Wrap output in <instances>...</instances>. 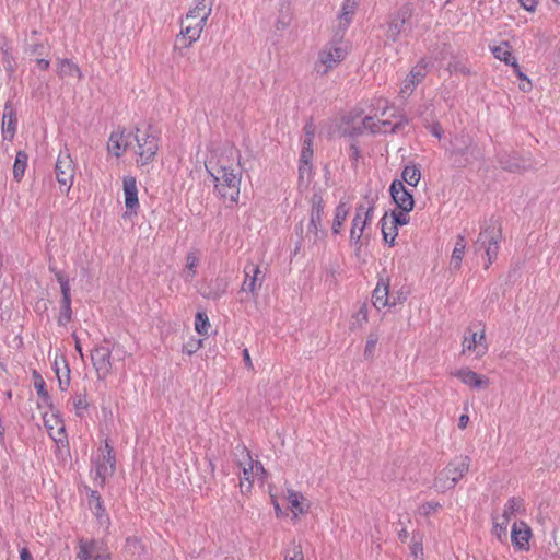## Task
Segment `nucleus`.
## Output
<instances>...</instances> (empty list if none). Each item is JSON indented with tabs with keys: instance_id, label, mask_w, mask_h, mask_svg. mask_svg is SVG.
Returning <instances> with one entry per match:
<instances>
[{
	"instance_id": "obj_15",
	"label": "nucleus",
	"mask_w": 560,
	"mask_h": 560,
	"mask_svg": "<svg viewBox=\"0 0 560 560\" xmlns=\"http://www.w3.org/2000/svg\"><path fill=\"white\" fill-rule=\"evenodd\" d=\"M244 271L245 280L243 282L242 290L252 293V295L256 298L264 283L265 276L259 267L254 264L247 265Z\"/></svg>"
},
{
	"instance_id": "obj_1",
	"label": "nucleus",
	"mask_w": 560,
	"mask_h": 560,
	"mask_svg": "<svg viewBox=\"0 0 560 560\" xmlns=\"http://www.w3.org/2000/svg\"><path fill=\"white\" fill-rule=\"evenodd\" d=\"M238 158V152L229 148L211 152L205 162L208 173L215 182L218 194L231 202H236L240 196L242 168Z\"/></svg>"
},
{
	"instance_id": "obj_2",
	"label": "nucleus",
	"mask_w": 560,
	"mask_h": 560,
	"mask_svg": "<svg viewBox=\"0 0 560 560\" xmlns=\"http://www.w3.org/2000/svg\"><path fill=\"white\" fill-rule=\"evenodd\" d=\"M469 467V456L459 455L455 457L435 477L434 488L440 492L453 489L456 483L468 472Z\"/></svg>"
},
{
	"instance_id": "obj_53",
	"label": "nucleus",
	"mask_w": 560,
	"mask_h": 560,
	"mask_svg": "<svg viewBox=\"0 0 560 560\" xmlns=\"http://www.w3.org/2000/svg\"><path fill=\"white\" fill-rule=\"evenodd\" d=\"M378 338L376 335H370L365 345L364 355L366 358L372 357L376 347Z\"/></svg>"
},
{
	"instance_id": "obj_37",
	"label": "nucleus",
	"mask_w": 560,
	"mask_h": 560,
	"mask_svg": "<svg viewBox=\"0 0 560 560\" xmlns=\"http://www.w3.org/2000/svg\"><path fill=\"white\" fill-rule=\"evenodd\" d=\"M492 534L499 539L503 540L508 536L509 523L500 520L499 514H492Z\"/></svg>"
},
{
	"instance_id": "obj_40",
	"label": "nucleus",
	"mask_w": 560,
	"mask_h": 560,
	"mask_svg": "<svg viewBox=\"0 0 560 560\" xmlns=\"http://www.w3.org/2000/svg\"><path fill=\"white\" fill-rule=\"evenodd\" d=\"M358 5V0H346L342 5L340 20L345 24H349L351 16L353 15Z\"/></svg>"
},
{
	"instance_id": "obj_50",
	"label": "nucleus",
	"mask_w": 560,
	"mask_h": 560,
	"mask_svg": "<svg viewBox=\"0 0 560 560\" xmlns=\"http://www.w3.org/2000/svg\"><path fill=\"white\" fill-rule=\"evenodd\" d=\"M381 228H382V234H383L384 241L390 244L393 230H390V224L388 221L387 213L384 214V217L381 220Z\"/></svg>"
},
{
	"instance_id": "obj_64",
	"label": "nucleus",
	"mask_w": 560,
	"mask_h": 560,
	"mask_svg": "<svg viewBox=\"0 0 560 560\" xmlns=\"http://www.w3.org/2000/svg\"><path fill=\"white\" fill-rule=\"evenodd\" d=\"M21 560H33V557L31 552L27 550V548H23L20 552Z\"/></svg>"
},
{
	"instance_id": "obj_33",
	"label": "nucleus",
	"mask_w": 560,
	"mask_h": 560,
	"mask_svg": "<svg viewBox=\"0 0 560 560\" xmlns=\"http://www.w3.org/2000/svg\"><path fill=\"white\" fill-rule=\"evenodd\" d=\"M409 212H405L400 209V211H393L390 217H388V221L390 224V230H393L390 245L394 244L395 237L398 234L397 226L406 225L409 222Z\"/></svg>"
},
{
	"instance_id": "obj_13",
	"label": "nucleus",
	"mask_w": 560,
	"mask_h": 560,
	"mask_svg": "<svg viewBox=\"0 0 560 560\" xmlns=\"http://www.w3.org/2000/svg\"><path fill=\"white\" fill-rule=\"evenodd\" d=\"M206 24V20H201L199 18H196V15L187 13L185 19L182 21L180 35L184 38H187L188 45H190L191 43L199 39Z\"/></svg>"
},
{
	"instance_id": "obj_63",
	"label": "nucleus",
	"mask_w": 560,
	"mask_h": 560,
	"mask_svg": "<svg viewBox=\"0 0 560 560\" xmlns=\"http://www.w3.org/2000/svg\"><path fill=\"white\" fill-rule=\"evenodd\" d=\"M243 358H244V363H245V366L249 370L253 369V362H252V359H250V355H249V352L247 349H244L243 350Z\"/></svg>"
},
{
	"instance_id": "obj_60",
	"label": "nucleus",
	"mask_w": 560,
	"mask_h": 560,
	"mask_svg": "<svg viewBox=\"0 0 560 560\" xmlns=\"http://www.w3.org/2000/svg\"><path fill=\"white\" fill-rule=\"evenodd\" d=\"M291 19L288 15L280 16L276 22V28L283 31L290 25Z\"/></svg>"
},
{
	"instance_id": "obj_31",
	"label": "nucleus",
	"mask_w": 560,
	"mask_h": 560,
	"mask_svg": "<svg viewBox=\"0 0 560 560\" xmlns=\"http://www.w3.org/2000/svg\"><path fill=\"white\" fill-rule=\"evenodd\" d=\"M213 0H195L194 7L189 10L188 13L191 15H196L201 20L208 21L212 12Z\"/></svg>"
},
{
	"instance_id": "obj_17",
	"label": "nucleus",
	"mask_w": 560,
	"mask_h": 560,
	"mask_svg": "<svg viewBox=\"0 0 560 560\" xmlns=\"http://www.w3.org/2000/svg\"><path fill=\"white\" fill-rule=\"evenodd\" d=\"M453 376L460 380L465 385L472 389H483L489 385V378L471 371L468 368L459 369L452 373Z\"/></svg>"
},
{
	"instance_id": "obj_62",
	"label": "nucleus",
	"mask_w": 560,
	"mask_h": 560,
	"mask_svg": "<svg viewBox=\"0 0 560 560\" xmlns=\"http://www.w3.org/2000/svg\"><path fill=\"white\" fill-rule=\"evenodd\" d=\"M311 168H312L311 163H307L306 165H305V163H300V168H299L300 177L303 178L304 175L308 176L311 173Z\"/></svg>"
},
{
	"instance_id": "obj_35",
	"label": "nucleus",
	"mask_w": 560,
	"mask_h": 560,
	"mask_svg": "<svg viewBox=\"0 0 560 560\" xmlns=\"http://www.w3.org/2000/svg\"><path fill=\"white\" fill-rule=\"evenodd\" d=\"M28 156L24 151H19L15 156L14 165H13V176L20 182L24 176L26 166H27Z\"/></svg>"
},
{
	"instance_id": "obj_55",
	"label": "nucleus",
	"mask_w": 560,
	"mask_h": 560,
	"mask_svg": "<svg viewBox=\"0 0 560 560\" xmlns=\"http://www.w3.org/2000/svg\"><path fill=\"white\" fill-rule=\"evenodd\" d=\"M447 70L451 73H453V72H460L463 74H468L469 73V70L464 65H462L460 61H457V60H454V61L450 62L448 66H447Z\"/></svg>"
},
{
	"instance_id": "obj_8",
	"label": "nucleus",
	"mask_w": 560,
	"mask_h": 560,
	"mask_svg": "<svg viewBox=\"0 0 560 560\" xmlns=\"http://www.w3.org/2000/svg\"><path fill=\"white\" fill-rule=\"evenodd\" d=\"M112 351L108 347L96 346L91 352V361L100 381L105 380L112 372Z\"/></svg>"
},
{
	"instance_id": "obj_59",
	"label": "nucleus",
	"mask_w": 560,
	"mask_h": 560,
	"mask_svg": "<svg viewBox=\"0 0 560 560\" xmlns=\"http://www.w3.org/2000/svg\"><path fill=\"white\" fill-rule=\"evenodd\" d=\"M323 210H324V206H323L322 198L318 196H314L312 213H318V215L322 218Z\"/></svg>"
},
{
	"instance_id": "obj_4",
	"label": "nucleus",
	"mask_w": 560,
	"mask_h": 560,
	"mask_svg": "<svg viewBox=\"0 0 560 560\" xmlns=\"http://www.w3.org/2000/svg\"><path fill=\"white\" fill-rule=\"evenodd\" d=\"M374 210L373 200H368L365 203H360L357 207L355 215L352 220V226L350 230V241L354 243L358 248L361 247V240L364 236V230L368 223L372 220Z\"/></svg>"
},
{
	"instance_id": "obj_24",
	"label": "nucleus",
	"mask_w": 560,
	"mask_h": 560,
	"mask_svg": "<svg viewBox=\"0 0 560 560\" xmlns=\"http://www.w3.org/2000/svg\"><path fill=\"white\" fill-rule=\"evenodd\" d=\"M57 74L61 79H82V72L80 68L70 59H57Z\"/></svg>"
},
{
	"instance_id": "obj_52",
	"label": "nucleus",
	"mask_w": 560,
	"mask_h": 560,
	"mask_svg": "<svg viewBox=\"0 0 560 560\" xmlns=\"http://www.w3.org/2000/svg\"><path fill=\"white\" fill-rule=\"evenodd\" d=\"M440 508L441 505L438 502H425L419 508V513L423 516H429Z\"/></svg>"
},
{
	"instance_id": "obj_56",
	"label": "nucleus",
	"mask_w": 560,
	"mask_h": 560,
	"mask_svg": "<svg viewBox=\"0 0 560 560\" xmlns=\"http://www.w3.org/2000/svg\"><path fill=\"white\" fill-rule=\"evenodd\" d=\"M202 347L201 340H191L184 346V352L191 355Z\"/></svg>"
},
{
	"instance_id": "obj_9",
	"label": "nucleus",
	"mask_w": 560,
	"mask_h": 560,
	"mask_svg": "<svg viewBox=\"0 0 560 560\" xmlns=\"http://www.w3.org/2000/svg\"><path fill=\"white\" fill-rule=\"evenodd\" d=\"M412 15V7L410 3H405L396 12L390 14L388 21L387 37L396 42L404 31L405 24Z\"/></svg>"
},
{
	"instance_id": "obj_20",
	"label": "nucleus",
	"mask_w": 560,
	"mask_h": 560,
	"mask_svg": "<svg viewBox=\"0 0 560 560\" xmlns=\"http://www.w3.org/2000/svg\"><path fill=\"white\" fill-rule=\"evenodd\" d=\"M387 127H390V132H397L402 127V122L398 121L394 125L388 120L375 122L372 117L368 116L363 119L362 126L355 129V133H362L364 130H369L372 133L387 132Z\"/></svg>"
},
{
	"instance_id": "obj_29",
	"label": "nucleus",
	"mask_w": 560,
	"mask_h": 560,
	"mask_svg": "<svg viewBox=\"0 0 560 560\" xmlns=\"http://www.w3.org/2000/svg\"><path fill=\"white\" fill-rule=\"evenodd\" d=\"M524 510V501L521 498L512 497L505 503L502 514H499L500 520L510 523L512 516L517 512Z\"/></svg>"
},
{
	"instance_id": "obj_12",
	"label": "nucleus",
	"mask_w": 560,
	"mask_h": 560,
	"mask_svg": "<svg viewBox=\"0 0 560 560\" xmlns=\"http://www.w3.org/2000/svg\"><path fill=\"white\" fill-rule=\"evenodd\" d=\"M451 155L454 162L460 166L470 162V158L475 155L472 140L469 137L460 136L452 142Z\"/></svg>"
},
{
	"instance_id": "obj_22",
	"label": "nucleus",
	"mask_w": 560,
	"mask_h": 560,
	"mask_svg": "<svg viewBox=\"0 0 560 560\" xmlns=\"http://www.w3.org/2000/svg\"><path fill=\"white\" fill-rule=\"evenodd\" d=\"M530 528L525 522H515L512 526V542L522 550L529 548Z\"/></svg>"
},
{
	"instance_id": "obj_26",
	"label": "nucleus",
	"mask_w": 560,
	"mask_h": 560,
	"mask_svg": "<svg viewBox=\"0 0 560 560\" xmlns=\"http://www.w3.org/2000/svg\"><path fill=\"white\" fill-rule=\"evenodd\" d=\"M287 500L290 504V509L294 517H298L300 514H304L307 512L308 503L302 493L289 489L287 491Z\"/></svg>"
},
{
	"instance_id": "obj_14",
	"label": "nucleus",
	"mask_w": 560,
	"mask_h": 560,
	"mask_svg": "<svg viewBox=\"0 0 560 560\" xmlns=\"http://www.w3.org/2000/svg\"><path fill=\"white\" fill-rule=\"evenodd\" d=\"M390 196L397 207L405 212H410L413 209L415 201L412 195L406 189L402 182L394 180L389 188Z\"/></svg>"
},
{
	"instance_id": "obj_39",
	"label": "nucleus",
	"mask_w": 560,
	"mask_h": 560,
	"mask_svg": "<svg viewBox=\"0 0 560 560\" xmlns=\"http://www.w3.org/2000/svg\"><path fill=\"white\" fill-rule=\"evenodd\" d=\"M492 52L497 59L504 61L506 65H511V62H513L514 58L512 57L511 49L508 43L494 46L492 48Z\"/></svg>"
},
{
	"instance_id": "obj_16",
	"label": "nucleus",
	"mask_w": 560,
	"mask_h": 560,
	"mask_svg": "<svg viewBox=\"0 0 560 560\" xmlns=\"http://www.w3.org/2000/svg\"><path fill=\"white\" fill-rule=\"evenodd\" d=\"M115 457L113 455V448L105 444L104 450L102 451V459L96 463V476L101 479V483H103L106 478L112 476L115 472Z\"/></svg>"
},
{
	"instance_id": "obj_32",
	"label": "nucleus",
	"mask_w": 560,
	"mask_h": 560,
	"mask_svg": "<svg viewBox=\"0 0 560 560\" xmlns=\"http://www.w3.org/2000/svg\"><path fill=\"white\" fill-rule=\"evenodd\" d=\"M465 249V237L463 235H457L456 243L451 257V266L453 269L458 270L460 268Z\"/></svg>"
},
{
	"instance_id": "obj_23",
	"label": "nucleus",
	"mask_w": 560,
	"mask_h": 560,
	"mask_svg": "<svg viewBox=\"0 0 560 560\" xmlns=\"http://www.w3.org/2000/svg\"><path fill=\"white\" fill-rule=\"evenodd\" d=\"M124 194L126 208L135 211L139 207L138 188L135 177L124 178Z\"/></svg>"
},
{
	"instance_id": "obj_19",
	"label": "nucleus",
	"mask_w": 560,
	"mask_h": 560,
	"mask_svg": "<svg viewBox=\"0 0 560 560\" xmlns=\"http://www.w3.org/2000/svg\"><path fill=\"white\" fill-rule=\"evenodd\" d=\"M488 346L486 342L485 330L480 332H470L469 336H465L463 340V352L472 351L476 352L477 357L486 354Z\"/></svg>"
},
{
	"instance_id": "obj_46",
	"label": "nucleus",
	"mask_w": 560,
	"mask_h": 560,
	"mask_svg": "<svg viewBox=\"0 0 560 560\" xmlns=\"http://www.w3.org/2000/svg\"><path fill=\"white\" fill-rule=\"evenodd\" d=\"M499 243L500 241H495V243H490L487 245L486 256H487V264L485 266L486 269L490 267V265L497 259L498 252H499Z\"/></svg>"
},
{
	"instance_id": "obj_10",
	"label": "nucleus",
	"mask_w": 560,
	"mask_h": 560,
	"mask_svg": "<svg viewBox=\"0 0 560 560\" xmlns=\"http://www.w3.org/2000/svg\"><path fill=\"white\" fill-rule=\"evenodd\" d=\"M428 74V62L421 59L409 72L406 79L401 82L399 94L402 98L411 95L413 90Z\"/></svg>"
},
{
	"instance_id": "obj_28",
	"label": "nucleus",
	"mask_w": 560,
	"mask_h": 560,
	"mask_svg": "<svg viewBox=\"0 0 560 560\" xmlns=\"http://www.w3.org/2000/svg\"><path fill=\"white\" fill-rule=\"evenodd\" d=\"M388 289H389V283L385 282L383 280L380 281L377 283L376 288L374 289L373 294H372V303L377 310L385 307L387 305H390L389 300H388ZM394 304L395 303H392V305H394Z\"/></svg>"
},
{
	"instance_id": "obj_18",
	"label": "nucleus",
	"mask_w": 560,
	"mask_h": 560,
	"mask_svg": "<svg viewBox=\"0 0 560 560\" xmlns=\"http://www.w3.org/2000/svg\"><path fill=\"white\" fill-rule=\"evenodd\" d=\"M135 135L131 132L116 131L110 135L108 150L116 156H120L133 143Z\"/></svg>"
},
{
	"instance_id": "obj_38",
	"label": "nucleus",
	"mask_w": 560,
	"mask_h": 560,
	"mask_svg": "<svg viewBox=\"0 0 560 560\" xmlns=\"http://www.w3.org/2000/svg\"><path fill=\"white\" fill-rule=\"evenodd\" d=\"M401 176H402V179L408 185L417 186L420 180L421 173H420V170L416 165H407L404 168Z\"/></svg>"
},
{
	"instance_id": "obj_34",
	"label": "nucleus",
	"mask_w": 560,
	"mask_h": 560,
	"mask_svg": "<svg viewBox=\"0 0 560 560\" xmlns=\"http://www.w3.org/2000/svg\"><path fill=\"white\" fill-rule=\"evenodd\" d=\"M349 209L345 202H340L335 210V218L331 230L335 234H339L341 228L348 217Z\"/></svg>"
},
{
	"instance_id": "obj_54",
	"label": "nucleus",
	"mask_w": 560,
	"mask_h": 560,
	"mask_svg": "<svg viewBox=\"0 0 560 560\" xmlns=\"http://www.w3.org/2000/svg\"><path fill=\"white\" fill-rule=\"evenodd\" d=\"M410 551L416 560H422V556H423L422 541L413 539V541L410 546Z\"/></svg>"
},
{
	"instance_id": "obj_61",
	"label": "nucleus",
	"mask_w": 560,
	"mask_h": 560,
	"mask_svg": "<svg viewBox=\"0 0 560 560\" xmlns=\"http://www.w3.org/2000/svg\"><path fill=\"white\" fill-rule=\"evenodd\" d=\"M521 5L527 11H534L537 0H520Z\"/></svg>"
},
{
	"instance_id": "obj_6",
	"label": "nucleus",
	"mask_w": 560,
	"mask_h": 560,
	"mask_svg": "<svg viewBox=\"0 0 560 560\" xmlns=\"http://www.w3.org/2000/svg\"><path fill=\"white\" fill-rule=\"evenodd\" d=\"M74 171L75 167L70 153L68 151L60 152L56 161L55 172L60 188L65 187L66 192L70 190L73 184Z\"/></svg>"
},
{
	"instance_id": "obj_21",
	"label": "nucleus",
	"mask_w": 560,
	"mask_h": 560,
	"mask_svg": "<svg viewBox=\"0 0 560 560\" xmlns=\"http://www.w3.org/2000/svg\"><path fill=\"white\" fill-rule=\"evenodd\" d=\"M501 238H502L501 229L499 226H495L494 224L488 225L479 233V235L474 244V249L476 253L479 250H482V249L486 252L487 245H489L491 242L495 243V241H501Z\"/></svg>"
},
{
	"instance_id": "obj_49",
	"label": "nucleus",
	"mask_w": 560,
	"mask_h": 560,
	"mask_svg": "<svg viewBox=\"0 0 560 560\" xmlns=\"http://www.w3.org/2000/svg\"><path fill=\"white\" fill-rule=\"evenodd\" d=\"M71 301H61V307H60V316L58 322L60 324H66L71 319Z\"/></svg>"
},
{
	"instance_id": "obj_57",
	"label": "nucleus",
	"mask_w": 560,
	"mask_h": 560,
	"mask_svg": "<svg viewBox=\"0 0 560 560\" xmlns=\"http://www.w3.org/2000/svg\"><path fill=\"white\" fill-rule=\"evenodd\" d=\"M73 406L77 410V413L80 416V410H84L88 408L89 402L86 400L85 395H78L73 401Z\"/></svg>"
},
{
	"instance_id": "obj_47",
	"label": "nucleus",
	"mask_w": 560,
	"mask_h": 560,
	"mask_svg": "<svg viewBox=\"0 0 560 560\" xmlns=\"http://www.w3.org/2000/svg\"><path fill=\"white\" fill-rule=\"evenodd\" d=\"M315 136V126L313 122H307L304 127V140L302 147L313 149V140Z\"/></svg>"
},
{
	"instance_id": "obj_27",
	"label": "nucleus",
	"mask_w": 560,
	"mask_h": 560,
	"mask_svg": "<svg viewBox=\"0 0 560 560\" xmlns=\"http://www.w3.org/2000/svg\"><path fill=\"white\" fill-rule=\"evenodd\" d=\"M89 504H90V509L93 511L94 515L96 516L100 525L105 526V529L108 530L110 521H109L108 515L105 513V509L102 504L101 497L97 494L96 491H92Z\"/></svg>"
},
{
	"instance_id": "obj_11",
	"label": "nucleus",
	"mask_w": 560,
	"mask_h": 560,
	"mask_svg": "<svg viewBox=\"0 0 560 560\" xmlns=\"http://www.w3.org/2000/svg\"><path fill=\"white\" fill-rule=\"evenodd\" d=\"M246 457L247 462L241 464L243 475L240 478V489L242 493L250 491L255 477H262L266 474L264 466L259 462H254L249 453L246 454Z\"/></svg>"
},
{
	"instance_id": "obj_45",
	"label": "nucleus",
	"mask_w": 560,
	"mask_h": 560,
	"mask_svg": "<svg viewBox=\"0 0 560 560\" xmlns=\"http://www.w3.org/2000/svg\"><path fill=\"white\" fill-rule=\"evenodd\" d=\"M215 288L205 292L203 295L208 299L217 300L219 299L226 290V283L222 280H215Z\"/></svg>"
},
{
	"instance_id": "obj_42",
	"label": "nucleus",
	"mask_w": 560,
	"mask_h": 560,
	"mask_svg": "<svg viewBox=\"0 0 560 560\" xmlns=\"http://www.w3.org/2000/svg\"><path fill=\"white\" fill-rule=\"evenodd\" d=\"M320 224H322V218L318 215V213H311V220H310V224H308L307 234H313L314 240H317L320 237L319 233L322 234V236L325 235V232L319 230Z\"/></svg>"
},
{
	"instance_id": "obj_7",
	"label": "nucleus",
	"mask_w": 560,
	"mask_h": 560,
	"mask_svg": "<svg viewBox=\"0 0 560 560\" xmlns=\"http://www.w3.org/2000/svg\"><path fill=\"white\" fill-rule=\"evenodd\" d=\"M79 553L78 558L81 560H107L109 553L107 551V545L103 540H84L79 541Z\"/></svg>"
},
{
	"instance_id": "obj_36",
	"label": "nucleus",
	"mask_w": 560,
	"mask_h": 560,
	"mask_svg": "<svg viewBox=\"0 0 560 560\" xmlns=\"http://www.w3.org/2000/svg\"><path fill=\"white\" fill-rule=\"evenodd\" d=\"M125 550L127 553L140 558L145 549L143 544L137 537H129L126 539Z\"/></svg>"
},
{
	"instance_id": "obj_48",
	"label": "nucleus",
	"mask_w": 560,
	"mask_h": 560,
	"mask_svg": "<svg viewBox=\"0 0 560 560\" xmlns=\"http://www.w3.org/2000/svg\"><path fill=\"white\" fill-rule=\"evenodd\" d=\"M291 548L288 550L285 555V560H304L302 547L300 544H295L294 541L291 544Z\"/></svg>"
},
{
	"instance_id": "obj_25",
	"label": "nucleus",
	"mask_w": 560,
	"mask_h": 560,
	"mask_svg": "<svg viewBox=\"0 0 560 560\" xmlns=\"http://www.w3.org/2000/svg\"><path fill=\"white\" fill-rule=\"evenodd\" d=\"M16 131V117L11 105L4 106L2 116V133L3 138L12 140Z\"/></svg>"
},
{
	"instance_id": "obj_58",
	"label": "nucleus",
	"mask_w": 560,
	"mask_h": 560,
	"mask_svg": "<svg viewBox=\"0 0 560 560\" xmlns=\"http://www.w3.org/2000/svg\"><path fill=\"white\" fill-rule=\"evenodd\" d=\"M313 158V149H308L307 147H302L301 156H300V163H311V160Z\"/></svg>"
},
{
	"instance_id": "obj_41",
	"label": "nucleus",
	"mask_w": 560,
	"mask_h": 560,
	"mask_svg": "<svg viewBox=\"0 0 560 560\" xmlns=\"http://www.w3.org/2000/svg\"><path fill=\"white\" fill-rule=\"evenodd\" d=\"M368 308L366 305L363 304L360 310L357 312V314L353 316L352 322L350 323L351 329H358L362 328L363 325L368 323Z\"/></svg>"
},
{
	"instance_id": "obj_51",
	"label": "nucleus",
	"mask_w": 560,
	"mask_h": 560,
	"mask_svg": "<svg viewBox=\"0 0 560 560\" xmlns=\"http://www.w3.org/2000/svg\"><path fill=\"white\" fill-rule=\"evenodd\" d=\"M34 387L38 394V396L43 399V401L47 402L49 399L48 392L45 389V382L43 378L37 376V378L34 382Z\"/></svg>"
},
{
	"instance_id": "obj_3",
	"label": "nucleus",
	"mask_w": 560,
	"mask_h": 560,
	"mask_svg": "<svg viewBox=\"0 0 560 560\" xmlns=\"http://www.w3.org/2000/svg\"><path fill=\"white\" fill-rule=\"evenodd\" d=\"M133 141L137 142V164L139 166H144L151 163L159 151V139L151 131V128H149L143 133H140V130L137 129V133L135 135Z\"/></svg>"
},
{
	"instance_id": "obj_30",
	"label": "nucleus",
	"mask_w": 560,
	"mask_h": 560,
	"mask_svg": "<svg viewBox=\"0 0 560 560\" xmlns=\"http://www.w3.org/2000/svg\"><path fill=\"white\" fill-rule=\"evenodd\" d=\"M199 261L200 259L197 252L191 250L187 254L186 265L183 270V278L185 279V281L190 282L195 278Z\"/></svg>"
},
{
	"instance_id": "obj_44",
	"label": "nucleus",
	"mask_w": 560,
	"mask_h": 560,
	"mask_svg": "<svg viewBox=\"0 0 560 560\" xmlns=\"http://www.w3.org/2000/svg\"><path fill=\"white\" fill-rule=\"evenodd\" d=\"M56 278L60 284V290H61V294H62L61 301H66V302L71 301L70 285H69L68 278L61 271L56 272Z\"/></svg>"
},
{
	"instance_id": "obj_5",
	"label": "nucleus",
	"mask_w": 560,
	"mask_h": 560,
	"mask_svg": "<svg viewBox=\"0 0 560 560\" xmlns=\"http://www.w3.org/2000/svg\"><path fill=\"white\" fill-rule=\"evenodd\" d=\"M341 46L326 45L318 54L317 72L325 75L346 58Z\"/></svg>"
},
{
	"instance_id": "obj_43",
	"label": "nucleus",
	"mask_w": 560,
	"mask_h": 560,
	"mask_svg": "<svg viewBox=\"0 0 560 560\" xmlns=\"http://www.w3.org/2000/svg\"><path fill=\"white\" fill-rule=\"evenodd\" d=\"M210 327L208 316L205 313L198 312L196 315L195 329L200 335H208Z\"/></svg>"
}]
</instances>
